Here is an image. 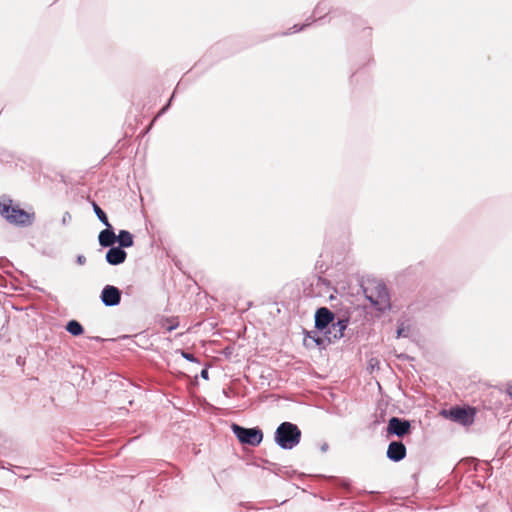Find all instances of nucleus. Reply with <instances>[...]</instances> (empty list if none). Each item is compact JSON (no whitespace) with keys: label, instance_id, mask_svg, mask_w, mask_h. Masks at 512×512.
<instances>
[{"label":"nucleus","instance_id":"nucleus-1","mask_svg":"<svg viewBox=\"0 0 512 512\" xmlns=\"http://www.w3.org/2000/svg\"><path fill=\"white\" fill-rule=\"evenodd\" d=\"M0 215L10 224L21 227L30 225L33 220V214L13 206L12 200L5 196L0 198Z\"/></svg>","mask_w":512,"mask_h":512},{"label":"nucleus","instance_id":"nucleus-2","mask_svg":"<svg viewBox=\"0 0 512 512\" xmlns=\"http://www.w3.org/2000/svg\"><path fill=\"white\" fill-rule=\"evenodd\" d=\"M301 439V430L291 422H282L274 433L275 443L283 450H292Z\"/></svg>","mask_w":512,"mask_h":512},{"label":"nucleus","instance_id":"nucleus-3","mask_svg":"<svg viewBox=\"0 0 512 512\" xmlns=\"http://www.w3.org/2000/svg\"><path fill=\"white\" fill-rule=\"evenodd\" d=\"M98 242L103 248L112 246L117 242L118 247L125 249L134 245V236L128 230H120L116 235L112 225H107V228L98 234Z\"/></svg>","mask_w":512,"mask_h":512},{"label":"nucleus","instance_id":"nucleus-4","mask_svg":"<svg viewBox=\"0 0 512 512\" xmlns=\"http://www.w3.org/2000/svg\"><path fill=\"white\" fill-rule=\"evenodd\" d=\"M366 299L379 311L390 307L389 293L383 282H374L364 288Z\"/></svg>","mask_w":512,"mask_h":512},{"label":"nucleus","instance_id":"nucleus-5","mask_svg":"<svg viewBox=\"0 0 512 512\" xmlns=\"http://www.w3.org/2000/svg\"><path fill=\"white\" fill-rule=\"evenodd\" d=\"M347 325L348 319H338L337 321L334 320L328 329L322 333L323 336H308L315 342L317 346L325 348L328 344H331L343 337V332L347 328Z\"/></svg>","mask_w":512,"mask_h":512},{"label":"nucleus","instance_id":"nucleus-6","mask_svg":"<svg viewBox=\"0 0 512 512\" xmlns=\"http://www.w3.org/2000/svg\"><path fill=\"white\" fill-rule=\"evenodd\" d=\"M231 430L241 444L257 447L263 441V432L259 427L246 428L233 423Z\"/></svg>","mask_w":512,"mask_h":512},{"label":"nucleus","instance_id":"nucleus-7","mask_svg":"<svg viewBox=\"0 0 512 512\" xmlns=\"http://www.w3.org/2000/svg\"><path fill=\"white\" fill-rule=\"evenodd\" d=\"M442 414L456 423L463 426H469L474 422L475 409L471 407L463 408L456 406L449 410H443Z\"/></svg>","mask_w":512,"mask_h":512},{"label":"nucleus","instance_id":"nucleus-8","mask_svg":"<svg viewBox=\"0 0 512 512\" xmlns=\"http://www.w3.org/2000/svg\"><path fill=\"white\" fill-rule=\"evenodd\" d=\"M387 436L402 438L411 432V422L404 418L391 417L386 427Z\"/></svg>","mask_w":512,"mask_h":512},{"label":"nucleus","instance_id":"nucleus-9","mask_svg":"<svg viewBox=\"0 0 512 512\" xmlns=\"http://www.w3.org/2000/svg\"><path fill=\"white\" fill-rule=\"evenodd\" d=\"M334 320V313L326 307H320L315 312V328L320 333L328 329Z\"/></svg>","mask_w":512,"mask_h":512},{"label":"nucleus","instance_id":"nucleus-10","mask_svg":"<svg viewBox=\"0 0 512 512\" xmlns=\"http://www.w3.org/2000/svg\"><path fill=\"white\" fill-rule=\"evenodd\" d=\"M100 299L106 307L117 306L121 301V290L113 285H106L101 291Z\"/></svg>","mask_w":512,"mask_h":512},{"label":"nucleus","instance_id":"nucleus-11","mask_svg":"<svg viewBox=\"0 0 512 512\" xmlns=\"http://www.w3.org/2000/svg\"><path fill=\"white\" fill-rule=\"evenodd\" d=\"M406 446L401 441H392L389 443L386 456L390 461L399 462L406 457Z\"/></svg>","mask_w":512,"mask_h":512},{"label":"nucleus","instance_id":"nucleus-12","mask_svg":"<svg viewBox=\"0 0 512 512\" xmlns=\"http://www.w3.org/2000/svg\"><path fill=\"white\" fill-rule=\"evenodd\" d=\"M108 251L105 255V260L109 265L118 266L125 262L127 258V252L118 246H109Z\"/></svg>","mask_w":512,"mask_h":512},{"label":"nucleus","instance_id":"nucleus-13","mask_svg":"<svg viewBox=\"0 0 512 512\" xmlns=\"http://www.w3.org/2000/svg\"><path fill=\"white\" fill-rule=\"evenodd\" d=\"M66 330L73 336H79L84 331L83 326L77 320H70L66 324Z\"/></svg>","mask_w":512,"mask_h":512},{"label":"nucleus","instance_id":"nucleus-14","mask_svg":"<svg viewBox=\"0 0 512 512\" xmlns=\"http://www.w3.org/2000/svg\"><path fill=\"white\" fill-rule=\"evenodd\" d=\"M93 211L96 214L98 220L105 225L107 228V225H111L106 213L100 208V206L96 202H92Z\"/></svg>","mask_w":512,"mask_h":512},{"label":"nucleus","instance_id":"nucleus-15","mask_svg":"<svg viewBox=\"0 0 512 512\" xmlns=\"http://www.w3.org/2000/svg\"><path fill=\"white\" fill-rule=\"evenodd\" d=\"M329 12V4L327 1H322L317 4L314 10V16L321 19L325 14Z\"/></svg>","mask_w":512,"mask_h":512},{"label":"nucleus","instance_id":"nucleus-16","mask_svg":"<svg viewBox=\"0 0 512 512\" xmlns=\"http://www.w3.org/2000/svg\"><path fill=\"white\" fill-rule=\"evenodd\" d=\"M396 333H397V338L408 337V335H409V327L405 326L404 323H401V324H399Z\"/></svg>","mask_w":512,"mask_h":512},{"label":"nucleus","instance_id":"nucleus-17","mask_svg":"<svg viewBox=\"0 0 512 512\" xmlns=\"http://www.w3.org/2000/svg\"><path fill=\"white\" fill-rule=\"evenodd\" d=\"M310 23L307 22V23H304L303 25H298V24H295L293 27L290 28L289 31L285 32L284 34L285 35H288V34H292V33H297V32H300L302 31L305 27L309 26Z\"/></svg>","mask_w":512,"mask_h":512},{"label":"nucleus","instance_id":"nucleus-18","mask_svg":"<svg viewBox=\"0 0 512 512\" xmlns=\"http://www.w3.org/2000/svg\"><path fill=\"white\" fill-rule=\"evenodd\" d=\"M181 355L184 359H186L189 362H198L197 358L192 353L182 351Z\"/></svg>","mask_w":512,"mask_h":512},{"label":"nucleus","instance_id":"nucleus-19","mask_svg":"<svg viewBox=\"0 0 512 512\" xmlns=\"http://www.w3.org/2000/svg\"><path fill=\"white\" fill-rule=\"evenodd\" d=\"M173 97H174V94H173V95L171 96V98L169 99V101H168L167 105H166V106H164V107L160 110V112L158 113L157 117H159L160 115L164 114V113L167 111V109H168L169 105L171 104V101H172Z\"/></svg>","mask_w":512,"mask_h":512},{"label":"nucleus","instance_id":"nucleus-20","mask_svg":"<svg viewBox=\"0 0 512 512\" xmlns=\"http://www.w3.org/2000/svg\"><path fill=\"white\" fill-rule=\"evenodd\" d=\"M76 262L79 265H84L86 263V257L80 254L76 257Z\"/></svg>","mask_w":512,"mask_h":512},{"label":"nucleus","instance_id":"nucleus-21","mask_svg":"<svg viewBox=\"0 0 512 512\" xmlns=\"http://www.w3.org/2000/svg\"><path fill=\"white\" fill-rule=\"evenodd\" d=\"M70 220H71V215L68 212H65L63 217H62V223L66 224Z\"/></svg>","mask_w":512,"mask_h":512},{"label":"nucleus","instance_id":"nucleus-22","mask_svg":"<svg viewBox=\"0 0 512 512\" xmlns=\"http://www.w3.org/2000/svg\"><path fill=\"white\" fill-rule=\"evenodd\" d=\"M177 327H178V323H175V324H174V323H169V325H168V326H166V330H167V331H169V332H171V331H173L174 329H176Z\"/></svg>","mask_w":512,"mask_h":512},{"label":"nucleus","instance_id":"nucleus-23","mask_svg":"<svg viewBox=\"0 0 512 512\" xmlns=\"http://www.w3.org/2000/svg\"><path fill=\"white\" fill-rule=\"evenodd\" d=\"M200 376L205 379V380H208L209 379V373H208V370L205 368L201 371L200 373Z\"/></svg>","mask_w":512,"mask_h":512},{"label":"nucleus","instance_id":"nucleus-24","mask_svg":"<svg viewBox=\"0 0 512 512\" xmlns=\"http://www.w3.org/2000/svg\"><path fill=\"white\" fill-rule=\"evenodd\" d=\"M328 450V444L327 443H324L322 446H321V451L322 452H326Z\"/></svg>","mask_w":512,"mask_h":512},{"label":"nucleus","instance_id":"nucleus-25","mask_svg":"<svg viewBox=\"0 0 512 512\" xmlns=\"http://www.w3.org/2000/svg\"><path fill=\"white\" fill-rule=\"evenodd\" d=\"M93 339H95L97 341H101L102 340L100 337H94Z\"/></svg>","mask_w":512,"mask_h":512}]
</instances>
